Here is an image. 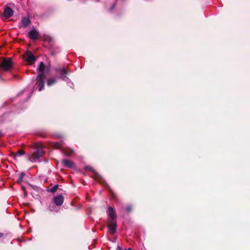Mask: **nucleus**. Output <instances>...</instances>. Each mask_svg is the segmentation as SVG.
<instances>
[{
  "instance_id": "f257e3e1",
  "label": "nucleus",
  "mask_w": 250,
  "mask_h": 250,
  "mask_svg": "<svg viewBox=\"0 0 250 250\" xmlns=\"http://www.w3.org/2000/svg\"><path fill=\"white\" fill-rule=\"evenodd\" d=\"M35 147L37 150L32 155L29 156V160L32 162H36L40 158L43 156L44 151L42 149V145L41 143H37L35 144Z\"/></svg>"
},
{
  "instance_id": "f03ea898",
  "label": "nucleus",
  "mask_w": 250,
  "mask_h": 250,
  "mask_svg": "<svg viewBox=\"0 0 250 250\" xmlns=\"http://www.w3.org/2000/svg\"><path fill=\"white\" fill-rule=\"evenodd\" d=\"M12 65L11 59H4L0 62V68L5 71H8L12 67Z\"/></svg>"
},
{
  "instance_id": "7ed1b4c3",
  "label": "nucleus",
  "mask_w": 250,
  "mask_h": 250,
  "mask_svg": "<svg viewBox=\"0 0 250 250\" xmlns=\"http://www.w3.org/2000/svg\"><path fill=\"white\" fill-rule=\"evenodd\" d=\"M108 229L111 234H114L116 230L117 223L116 220H107Z\"/></svg>"
},
{
  "instance_id": "20e7f679",
  "label": "nucleus",
  "mask_w": 250,
  "mask_h": 250,
  "mask_svg": "<svg viewBox=\"0 0 250 250\" xmlns=\"http://www.w3.org/2000/svg\"><path fill=\"white\" fill-rule=\"evenodd\" d=\"M36 84L39 87V90L41 91L44 87V74H39L37 77Z\"/></svg>"
},
{
  "instance_id": "39448f33",
  "label": "nucleus",
  "mask_w": 250,
  "mask_h": 250,
  "mask_svg": "<svg viewBox=\"0 0 250 250\" xmlns=\"http://www.w3.org/2000/svg\"><path fill=\"white\" fill-rule=\"evenodd\" d=\"M25 60L30 64H32L35 61V58L34 55L30 52H26L24 56Z\"/></svg>"
},
{
  "instance_id": "423d86ee",
  "label": "nucleus",
  "mask_w": 250,
  "mask_h": 250,
  "mask_svg": "<svg viewBox=\"0 0 250 250\" xmlns=\"http://www.w3.org/2000/svg\"><path fill=\"white\" fill-rule=\"evenodd\" d=\"M107 214L108 216L107 220H116V215L115 210L112 207H108Z\"/></svg>"
},
{
  "instance_id": "0eeeda50",
  "label": "nucleus",
  "mask_w": 250,
  "mask_h": 250,
  "mask_svg": "<svg viewBox=\"0 0 250 250\" xmlns=\"http://www.w3.org/2000/svg\"><path fill=\"white\" fill-rule=\"evenodd\" d=\"M54 202L57 206H62L63 203V197L62 195H59L55 197L54 198Z\"/></svg>"
},
{
  "instance_id": "6e6552de",
  "label": "nucleus",
  "mask_w": 250,
  "mask_h": 250,
  "mask_svg": "<svg viewBox=\"0 0 250 250\" xmlns=\"http://www.w3.org/2000/svg\"><path fill=\"white\" fill-rule=\"evenodd\" d=\"M30 22V20L28 17H24L20 23V27L25 28L28 26Z\"/></svg>"
},
{
  "instance_id": "1a4fd4ad",
  "label": "nucleus",
  "mask_w": 250,
  "mask_h": 250,
  "mask_svg": "<svg viewBox=\"0 0 250 250\" xmlns=\"http://www.w3.org/2000/svg\"><path fill=\"white\" fill-rule=\"evenodd\" d=\"M39 33L35 29H32L29 32V37L32 40H36L39 37Z\"/></svg>"
},
{
  "instance_id": "9d476101",
  "label": "nucleus",
  "mask_w": 250,
  "mask_h": 250,
  "mask_svg": "<svg viewBox=\"0 0 250 250\" xmlns=\"http://www.w3.org/2000/svg\"><path fill=\"white\" fill-rule=\"evenodd\" d=\"M13 14V10L9 7H7L5 8L4 11V16L7 18H10Z\"/></svg>"
},
{
  "instance_id": "9b49d317",
  "label": "nucleus",
  "mask_w": 250,
  "mask_h": 250,
  "mask_svg": "<svg viewBox=\"0 0 250 250\" xmlns=\"http://www.w3.org/2000/svg\"><path fill=\"white\" fill-rule=\"evenodd\" d=\"M62 162L64 166L65 167H72L74 166V163L70 160H63Z\"/></svg>"
},
{
  "instance_id": "f8f14e48",
  "label": "nucleus",
  "mask_w": 250,
  "mask_h": 250,
  "mask_svg": "<svg viewBox=\"0 0 250 250\" xmlns=\"http://www.w3.org/2000/svg\"><path fill=\"white\" fill-rule=\"evenodd\" d=\"M57 79L56 78H50L48 79L47 82L48 86H50L56 83Z\"/></svg>"
},
{
  "instance_id": "ddd939ff",
  "label": "nucleus",
  "mask_w": 250,
  "mask_h": 250,
  "mask_svg": "<svg viewBox=\"0 0 250 250\" xmlns=\"http://www.w3.org/2000/svg\"><path fill=\"white\" fill-rule=\"evenodd\" d=\"M38 70L39 72H41L40 74H44L43 71L44 70V64L42 62L40 63Z\"/></svg>"
},
{
  "instance_id": "4468645a",
  "label": "nucleus",
  "mask_w": 250,
  "mask_h": 250,
  "mask_svg": "<svg viewBox=\"0 0 250 250\" xmlns=\"http://www.w3.org/2000/svg\"><path fill=\"white\" fill-rule=\"evenodd\" d=\"M60 73H61V75L62 78L63 80H64V79L66 78L65 76V75L67 74V70L64 68H62L61 70Z\"/></svg>"
},
{
  "instance_id": "2eb2a0df",
  "label": "nucleus",
  "mask_w": 250,
  "mask_h": 250,
  "mask_svg": "<svg viewBox=\"0 0 250 250\" xmlns=\"http://www.w3.org/2000/svg\"><path fill=\"white\" fill-rule=\"evenodd\" d=\"M73 152V151L71 149H67L64 151V153L65 155H70L71 154H72Z\"/></svg>"
},
{
  "instance_id": "dca6fc26",
  "label": "nucleus",
  "mask_w": 250,
  "mask_h": 250,
  "mask_svg": "<svg viewBox=\"0 0 250 250\" xmlns=\"http://www.w3.org/2000/svg\"><path fill=\"white\" fill-rule=\"evenodd\" d=\"M23 154H24V152L22 150H19L17 152L15 153L14 154L15 157H16L17 156H22Z\"/></svg>"
},
{
  "instance_id": "f3484780",
  "label": "nucleus",
  "mask_w": 250,
  "mask_h": 250,
  "mask_svg": "<svg viewBox=\"0 0 250 250\" xmlns=\"http://www.w3.org/2000/svg\"><path fill=\"white\" fill-rule=\"evenodd\" d=\"M58 188V185H55L52 188H50L49 190V191L51 192H54L57 190Z\"/></svg>"
},
{
  "instance_id": "a211bd4d",
  "label": "nucleus",
  "mask_w": 250,
  "mask_h": 250,
  "mask_svg": "<svg viewBox=\"0 0 250 250\" xmlns=\"http://www.w3.org/2000/svg\"><path fill=\"white\" fill-rule=\"evenodd\" d=\"M62 144L61 143H55L54 144V147L56 148H59L62 146Z\"/></svg>"
},
{
  "instance_id": "6ab92c4d",
  "label": "nucleus",
  "mask_w": 250,
  "mask_h": 250,
  "mask_svg": "<svg viewBox=\"0 0 250 250\" xmlns=\"http://www.w3.org/2000/svg\"><path fill=\"white\" fill-rule=\"evenodd\" d=\"M24 173L22 172L20 174V177H19V180H18V183H20L22 179H23V178L24 177Z\"/></svg>"
},
{
  "instance_id": "aec40b11",
  "label": "nucleus",
  "mask_w": 250,
  "mask_h": 250,
  "mask_svg": "<svg viewBox=\"0 0 250 250\" xmlns=\"http://www.w3.org/2000/svg\"><path fill=\"white\" fill-rule=\"evenodd\" d=\"M3 236V233H0V238H1Z\"/></svg>"
},
{
  "instance_id": "412c9836",
  "label": "nucleus",
  "mask_w": 250,
  "mask_h": 250,
  "mask_svg": "<svg viewBox=\"0 0 250 250\" xmlns=\"http://www.w3.org/2000/svg\"><path fill=\"white\" fill-rule=\"evenodd\" d=\"M132 250L131 249L129 248V249H128L127 250Z\"/></svg>"
}]
</instances>
